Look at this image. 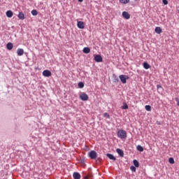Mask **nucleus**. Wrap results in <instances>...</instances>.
<instances>
[{
  "mask_svg": "<svg viewBox=\"0 0 179 179\" xmlns=\"http://www.w3.org/2000/svg\"><path fill=\"white\" fill-rule=\"evenodd\" d=\"M178 13H179V10H178Z\"/></svg>",
  "mask_w": 179,
  "mask_h": 179,
  "instance_id": "nucleus-39",
  "label": "nucleus"
},
{
  "mask_svg": "<svg viewBox=\"0 0 179 179\" xmlns=\"http://www.w3.org/2000/svg\"><path fill=\"white\" fill-rule=\"evenodd\" d=\"M73 177L74 179H80V173L78 172H74L73 174Z\"/></svg>",
  "mask_w": 179,
  "mask_h": 179,
  "instance_id": "nucleus-13",
  "label": "nucleus"
},
{
  "mask_svg": "<svg viewBox=\"0 0 179 179\" xmlns=\"http://www.w3.org/2000/svg\"><path fill=\"white\" fill-rule=\"evenodd\" d=\"M162 2L164 3V5H169V1H167V0H162Z\"/></svg>",
  "mask_w": 179,
  "mask_h": 179,
  "instance_id": "nucleus-32",
  "label": "nucleus"
},
{
  "mask_svg": "<svg viewBox=\"0 0 179 179\" xmlns=\"http://www.w3.org/2000/svg\"><path fill=\"white\" fill-rule=\"evenodd\" d=\"M83 177L85 179L92 178V172H83Z\"/></svg>",
  "mask_w": 179,
  "mask_h": 179,
  "instance_id": "nucleus-7",
  "label": "nucleus"
},
{
  "mask_svg": "<svg viewBox=\"0 0 179 179\" xmlns=\"http://www.w3.org/2000/svg\"><path fill=\"white\" fill-rule=\"evenodd\" d=\"M134 1H138V0H134Z\"/></svg>",
  "mask_w": 179,
  "mask_h": 179,
  "instance_id": "nucleus-38",
  "label": "nucleus"
},
{
  "mask_svg": "<svg viewBox=\"0 0 179 179\" xmlns=\"http://www.w3.org/2000/svg\"><path fill=\"white\" fill-rule=\"evenodd\" d=\"M169 162L170 164H174V163H175V162H174V158L170 157V158L169 159Z\"/></svg>",
  "mask_w": 179,
  "mask_h": 179,
  "instance_id": "nucleus-27",
  "label": "nucleus"
},
{
  "mask_svg": "<svg viewBox=\"0 0 179 179\" xmlns=\"http://www.w3.org/2000/svg\"><path fill=\"white\" fill-rule=\"evenodd\" d=\"M137 150H138V152H143V147H142L141 145H138Z\"/></svg>",
  "mask_w": 179,
  "mask_h": 179,
  "instance_id": "nucleus-26",
  "label": "nucleus"
},
{
  "mask_svg": "<svg viewBox=\"0 0 179 179\" xmlns=\"http://www.w3.org/2000/svg\"><path fill=\"white\" fill-rule=\"evenodd\" d=\"M122 110H128V104L127 103H124L123 106H122Z\"/></svg>",
  "mask_w": 179,
  "mask_h": 179,
  "instance_id": "nucleus-25",
  "label": "nucleus"
},
{
  "mask_svg": "<svg viewBox=\"0 0 179 179\" xmlns=\"http://www.w3.org/2000/svg\"><path fill=\"white\" fill-rule=\"evenodd\" d=\"M177 106H178V107H179V102L177 103Z\"/></svg>",
  "mask_w": 179,
  "mask_h": 179,
  "instance_id": "nucleus-37",
  "label": "nucleus"
},
{
  "mask_svg": "<svg viewBox=\"0 0 179 179\" xmlns=\"http://www.w3.org/2000/svg\"><path fill=\"white\" fill-rule=\"evenodd\" d=\"M18 19L20 20H24V14L22 12H20L18 15H17Z\"/></svg>",
  "mask_w": 179,
  "mask_h": 179,
  "instance_id": "nucleus-14",
  "label": "nucleus"
},
{
  "mask_svg": "<svg viewBox=\"0 0 179 179\" xmlns=\"http://www.w3.org/2000/svg\"><path fill=\"white\" fill-rule=\"evenodd\" d=\"M145 108L146 111H152V106H150V105H146L145 106Z\"/></svg>",
  "mask_w": 179,
  "mask_h": 179,
  "instance_id": "nucleus-24",
  "label": "nucleus"
},
{
  "mask_svg": "<svg viewBox=\"0 0 179 179\" xmlns=\"http://www.w3.org/2000/svg\"><path fill=\"white\" fill-rule=\"evenodd\" d=\"M94 59L96 62H103V57L100 55H95Z\"/></svg>",
  "mask_w": 179,
  "mask_h": 179,
  "instance_id": "nucleus-6",
  "label": "nucleus"
},
{
  "mask_svg": "<svg viewBox=\"0 0 179 179\" xmlns=\"http://www.w3.org/2000/svg\"><path fill=\"white\" fill-rule=\"evenodd\" d=\"M78 87L80 89H83L85 87V83L83 82L78 83Z\"/></svg>",
  "mask_w": 179,
  "mask_h": 179,
  "instance_id": "nucleus-22",
  "label": "nucleus"
},
{
  "mask_svg": "<svg viewBox=\"0 0 179 179\" xmlns=\"http://www.w3.org/2000/svg\"><path fill=\"white\" fill-rule=\"evenodd\" d=\"M122 83H123V85H125V83H127V80H128V79H129V76H127V75H120L119 76Z\"/></svg>",
  "mask_w": 179,
  "mask_h": 179,
  "instance_id": "nucleus-3",
  "label": "nucleus"
},
{
  "mask_svg": "<svg viewBox=\"0 0 179 179\" xmlns=\"http://www.w3.org/2000/svg\"><path fill=\"white\" fill-rule=\"evenodd\" d=\"M77 27H78V29H85V22L78 21L77 22Z\"/></svg>",
  "mask_w": 179,
  "mask_h": 179,
  "instance_id": "nucleus-9",
  "label": "nucleus"
},
{
  "mask_svg": "<svg viewBox=\"0 0 179 179\" xmlns=\"http://www.w3.org/2000/svg\"><path fill=\"white\" fill-rule=\"evenodd\" d=\"M103 117H105V118H110V115H108V113H104Z\"/></svg>",
  "mask_w": 179,
  "mask_h": 179,
  "instance_id": "nucleus-31",
  "label": "nucleus"
},
{
  "mask_svg": "<svg viewBox=\"0 0 179 179\" xmlns=\"http://www.w3.org/2000/svg\"><path fill=\"white\" fill-rule=\"evenodd\" d=\"M122 16L124 17V19H126L127 20L131 19V15L127 11H123L122 13Z\"/></svg>",
  "mask_w": 179,
  "mask_h": 179,
  "instance_id": "nucleus-5",
  "label": "nucleus"
},
{
  "mask_svg": "<svg viewBox=\"0 0 179 179\" xmlns=\"http://www.w3.org/2000/svg\"><path fill=\"white\" fill-rule=\"evenodd\" d=\"M80 100H82L83 101H87V100H89V96L87 95L86 93L83 92V93L80 95Z\"/></svg>",
  "mask_w": 179,
  "mask_h": 179,
  "instance_id": "nucleus-4",
  "label": "nucleus"
},
{
  "mask_svg": "<svg viewBox=\"0 0 179 179\" xmlns=\"http://www.w3.org/2000/svg\"><path fill=\"white\" fill-rule=\"evenodd\" d=\"M130 170L133 172V173H135L136 171V166H131L130 167Z\"/></svg>",
  "mask_w": 179,
  "mask_h": 179,
  "instance_id": "nucleus-28",
  "label": "nucleus"
},
{
  "mask_svg": "<svg viewBox=\"0 0 179 179\" xmlns=\"http://www.w3.org/2000/svg\"><path fill=\"white\" fill-rule=\"evenodd\" d=\"M120 3H123V5H127V3H129V0H119Z\"/></svg>",
  "mask_w": 179,
  "mask_h": 179,
  "instance_id": "nucleus-21",
  "label": "nucleus"
},
{
  "mask_svg": "<svg viewBox=\"0 0 179 179\" xmlns=\"http://www.w3.org/2000/svg\"><path fill=\"white\" fill-rule=\"evenodd\" d=\"M88 156L92 160H95L97 158V152L94 150H92L88 152Z\"/></svg>",
  "mask_w": 179,
  "mask_h": 179,
  "instance_id": "nucleus-2",
  "label": "nucleus"
},
{
  "mask_svg": "<svg viewBox=\"0 0 179 179\" xmlns=\"http://www.w3.org/2000/svg\"><path fill=\"white\" fill-rule=\"evenodd\" d=\"M42 74L45 76V78H50L52 73L49 70H45L43 71Z\"/></svg>",
  "mask_w": 179,
  "mask_h": 179,
  "instance_id": "nucleus-8",
  "label": "nucleus"
},
{
  "mask_svg": "<svg viewBox=\"0 0 179 179\" xmlns=\"http://www.w3.org/2000/svg\"><path fill=\"white\" fill-rule=\"evenodd\" d=\"M133 164L134 167H139V162H138V160L134 159Z\"/></svg>",
  "mask_w": 179,
  "mask_h": 179,
  "instance_id": "nucleus-20",
  "label": "nucleus"
},
{
  "mask_svg": "<svg viewBox=\"0 0 179 179\" xmlns=\"http://www.w3.org/2000/svg\"><path fill=\"white\" fill-rule=\"evenodd\" d=\"M157 125H160V122L159 121H157Z\"/></svg>",
  "mask_w": 179,
  "mask_h": 179,
  "instance_id": "nucleus-35",
  "label": "nucleus"
},
{
  "mask_svg": "<svg viewBox=\"0 0 179 179\" xmlns=\"http://www.w3.org/2000/svg\"><path fill=\"white\" fill-rule=\"evenodd\" d=\"M6 15L7 17H12V16H13V12H12V10H7L6 13Z\"/></svg>",
  "mask_w": 179,
  "mask_h": 179,
  "instance_id": "nucleus-15",
  "label": "nucleus"
},
{
  "mask_svg": "<svg viewBox=\"0 0 179 179\" xmlns=\"http://www.w3.org/2000/svg\"><path fill=\"white\" fill-rule=\"evenodd\" d=\"M80 163H82V164H85V159H80Z\"/></svg>",
  "mask_w": 179,
  "mask_h": 179,
  "instance_id": "nucleus-33",
  "label": "nucleus"
},
{
  "mask_svg": "<svg viewBox=\"0 0 179 179\" xmlns=\"http://www.w3.org/2000/svg\"><path fill=\"white\" fill-rule=\"evenodd\" d=\"M157 90H163V87L160 85H157Z\"/></svg>",
  "mask_w": 179,
  "mask_h": 179,
  "instance_id": "nucleus-30",
  "label": "nucleus"
},
{
  "mask_svg": "<svg viewBox=\"0 0 179 179\" xmlns=\"http://www.w3.org/2000/svg\"><path fill=\"white\" fill-rule=\"evenodd\" d=\"M83 52H84V54H89L90 52V48H84L83 50Z\"/></svg>",
  "mask_w": 179,
  "mask_h": 179,
  "instance_id": "nucleus-17",
  "label": "nucleus"
},
{
  "mask_svg": "<svg viewBox=\"0 0 179 179\" xmlns=\"http://www.w3.org/2000/svg\"><path fill=\"white\" fill-rule=\"evenodd\" d=\"M117 153L120 156V157H124V151L120 148L116 150Z\"/></svg>",
  "mask_w": 179,
  "mask_h": 179,
  "instance_id": "nucleus-11",
  "label": "nucleus"
},
{
  "mask_svg": "<svg viewBox=\"0 0 179 179\" xmlns=\"http://www.w3.org/2000/svg\"><path fill=\"white\" fill-rule=\"evenodd\" d=\"M78 2H83V0H78Z\"/></svg>",
  "mask_w": 179,
  "mask_h": 179,
  "instance_id": "nucleus-36",
  "label": "nucleus"
},
{
  "mask_svg": "<svg viewBox=\"0 0 179 179\" xmlns=\"http://www.w3.org/2000/svg\"><path fill=\"white\" fill-rule=\"evenodd\" d=\"M31 13L33 16H37V15H38V13L37 12L36 10H32L31 11Z\"/></svg>",
  "mask_w": 179,
  "mask_h": 179,
  "instance_id": "nucleus-23",
  "label": "nucleus"
},
{
  "mask_svg": "<svg viewBox=\"0 0 179 179\" xmlns=\"http://www.w3.org/2000/svg\"><path fill=\"white\" fill-rule=\"evenodd\" d=\"M17 54L18 57H22V55H23L24 54V50L22 48H18L17 50Z\"/></svg>",
  "mask_w": 179,
  "mask_h": 179,
  "instance_id": "nucleus-10",
  "label": "nucleus"
},
{
  "mask_svg": "<svg viewBox=\"0 0 179 179\" xmlns=\"http://www.w3.org/2000/svg\"><path fill=\"white\" fill-rule=\"evenodd\" d=\"M155 33H157V34H161V33H162V28H160V27H157L155 28Z\"/></svg>",
  "mask_w": 179,
  "mask_h": 179,
  "instance_id": "nucleus-19",
  "label": "nucleus"
},
{
  "mask_svg": "<svg viewBox=\"0 0 179 179\" xmlns=\"http://www.w3.org/2000/svg\"><path fill=\"white\" fill-rule=\"evenodd\" d=\"M6 47H7V50H12V48H13V43H8L7 45H6Z\"/></svg>",
  "mask_w": 179,
  "mask_h": 179,
  "instance_id": "nucleus-18",
  "label": "nucleus"
},
{
  "mask_svg": "<svg viewBox=\"0 0 179 179\" xmlns=\"http://www.w3.org/2000/svg\"><path fill=\"white\" fill-rule=\"evenodd\" d=\"M114 82L115 83H118V82H120V80L118 79V77L117 76H115Z\"/></svg>",
  "mask_w": 179,
  "mask_h": 179,
  "instance_id": "nucleus-29",
  "label": "nucleus"
},
{
  "mask_svg": "<svg viewBox=\"0 0 179 179\" xmlns=\"http://www.w3.org/2000/svg\"><path fill=\"white\" fill-rule=\"evenodd\" d=\"M106 156L108 157V159H110V160H117V158H115L113 154L108 153L106 154Z\"/></svg>",
  "mask_w": 179,
  "mask_h": 179,
  "instance_id": "nucleus-12",
  "label": "nucleus"
},
{
  "mask_svg": "<svg viewBox=\"0 0 179 179\" xmlns=\"http://www.w3.org/2000/svg\"><path fill=\"white\" fill-rule=\"evenodd\" d=\"M117 136L120 138V139H125V138H127V131L124 130H119L117 131Z\"/></svg>",
  "mask_w": 179,
  "mask_h": 179,
  "instance_id": "nucleus-1",
  "label": "nucleus"
},
{
  "mask_svg": "<svg viewBox=\"0 0 179 179\" xmlns=\"http://www.w3.org/2000/svg\"><path fill=\"white\" fill-rule=\"evenodd\" d=\"M143 66L144 69H150V64H149L146 62H143Z\"/></svg>",
  "mask_w": 179,
  "mask_h": 179,
  "instance_id": "nucleus-16",
  "label": "nucleus"
},
{
  "mask_svg": "<svg viewBox=\"0 0 179 179\" xmlns=\"http://www.w3.org/2000/svg\"><path fill=\"white\" fill-rule=\"evenodd\" d=\"M176 101H177V103H178V102H179V99H178V98H176Z\"/></svg>",
  "mask_w": 179,
  "mask_h": 179,
  "instance_id": "nucleus-34",
  "label": "nucleus"
}]
</instances>
